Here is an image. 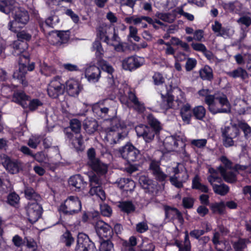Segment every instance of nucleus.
I'll list each match as a JSON object with an SVG mask.
<instances>
[{"label": "nucleus", "mask_w": 251, "mask_h": 251, "mask_svg": "<svg viewBox=\"0 0 251 251\" xmlns=\"http://www.w3.org/2000/svg\"><path fill=\"white\" fill-rule=\"evenodd\" d=\"M205 103L209 111L213 114L228 113L231 110L230 104L226 96L224 94H215L208 97Z\"/></svg>", "instance_id": "f257e3e1"}, {"label": "nucleus", "mask_w": 251, "mask_h": 251, "mask_svg": "<svg viewBox=\"0 0 251 251\" xmlns=\"http://www.w3.org/2000/svg\"><path fill=\"white\" fill-rule=\"evenodd\" d=\"M148 122L151 127L140 125L135 127V131L138 137H142L146 142H151L155 134L161 129L160 123L152 115L148 116Z\"/></svg>", "instance_id": "f03ea898"}, {"label": "nucleus", "mask_w": 251, "mask_h": 251, "mask_svg": "<svg viewBox=\"0 0 251 251\" xmlns=\"http://www.w3.org/2000/svg\"><path fill=\"white\" fill-rule=\"evenodd\" d=\"M111 126L105 129L106 138L114 144L119 143L124 140L127 135L125 131H122L121 121L118 118H114L111 120Z\"/></svg>", "instance_id": "7ed1b4c3"}, {"label": "nucleus", "mask_w": 251, "mask_h": 251, "mask_svg": "<svg viewBox=\"0 0 251 251\" xmlns=\"http://www.w3.org/2000/svg\"><path fill=\"white\" fill-rule=\"evenodd\" d=\"M93 48L96 50L97 64L101 68V70L107 73L110 76H108V82L110 84L114 83L113 76L112 74L114 72L113 67L106 61L102 59L104 50L102 48L101 43L96 40L93 44Z\"/></svg>", "instance_id": "20e7f679"}, {"label": "nucleus", "mask_w": 251, "mask_h": 251, "mask_svg": "<svg viewBox=\"0 0 251 251\" xmlns=\"http://www.w3.org/2000/svg\"><path fill=\"white\" fill-rule=\"evenodd\" d=\"M88 161L87 164L95 172L100 178L104 176L107 172L108 165L101 162L99 158L96 157V152L93 148L87 151Z\"/></svg>", "instance_id": "39448f33"}, {"label": "nucleus", "mask_w": 251, "mask_h": 251, "mask_svg": "<svg viewBox=\"0 0 251 251\" xmlns=\"http://www.w3.org/2000/svg\"><path fill=\"white\" fill-rule=\"evenodd\" d=\"M81 210V202L79 198L75 196H70L65 200L59 208V210L66 215H74L78 213Z\"/></svg>", "instance_id": "423d86ee"}, {"label": "nucleus", "mask_w": 251, "mask_h": 251, "mask_svg": "<svg viewBox=\"0 0 251 251\" xmlns=\"http://www.w3.org/2000/svg\"><path fill=\"white\" fill-rule=\"evenodd\" d=\"M210 175L207 177L208 182L212 185L214 192L221 196L226 195L229 191V187L225 184H217L216 182L221 183L222 178L219 176L217 170L212 168L208 169Z\"/></svg>", "instance_id": "0eeeda50"}, {"label": "nucleus", "mask_w": 251, "mask_h": 251, "mask_svg": "<svg viewBox=\"0 0 251 251\" xmlns=\"http://www.w3.org/2000/svg\"><path fill=\"white\" fill-rule=\"evenodd\" d=\"M174 93H179L180 94L181 99H177L176 101L180 108V114L183 121L186 124H189L192 116L191 106L183 98V93L178 88H174Z\"/></svg>", "instance_id": "6e6552de"}, {"label": "nucleus", "mask_w": 251, "mask_h": 251, "mask_svg": "<svg viewBox=\"0 0 251 251\" xmlns=\"http://www.w3.org/2000/svg\"><path fill=\"white\" fill-rule=\"evenodd\" d=\"M89 178L90 187L89 194L91 196H97L102 201L104 200L105 199V194L101 187V178H100L96 175L89 176Z\"/></svg>", "instance_id": "1a4fd4ad"}, {"label": "nucleus", "mask_w": 251, "mask_h": 251, "mask_svg": "<svg viewBox=\"0 0 251 251\" xmlns=\"http://www.w3.org/2000/svg\"><path fill=\"white\" fill-rule=\"evenodd\" d=\"M119 152L122 157L128 162H135L140 158V151L130 144L119 149Z\"/></svg>", "instance_id": "9d476101"}, {"label": "nucleus", "mask_w": 251, "mask_h": 251, "mask_svg": "<svg viewBox=\"0 0 251 251\" xmlns=\"http://www.w3.org/2000/svg\"><path fill=\"white\" fill-rule=\"evenodd\" d=\"M29 59L28 57L25 55H21L19 60V68L18 70L15 71L13 75L14 78L17 79L23 86H26L28 84L27 81L25 78V74L26 73V65L28 63Z\"/></svg>", "instance_id": "9b49d317"}, {"label": "nucleus", "mask_w": 251, "mask_h": 251, "mask_svg": "<svg viewBox=\"0 0 251 251\" xmlns=\"http://www.w3.org/2000/svg\"><path fill=\"white\" fill-rule=\"evenodd\" d=\"M42 207L38 202H29L26 207V215L31 223H35L41 216Z\"/></svg>", "instance_id": "f8f14e48"}, {"label": "nucleus", "mask_w": 251, "mask_h": 251, "mask_svg": "<svg viewBox=\"0 0 251 251\" xmlns=\"http://www.w3.org/2000/svg\"><path fill=\"white\" fill-rule=\"evenodd\" d=\"M116 103L112 100H105L102 104L96 106L93 108V111L99 116L104 117L109 112H115L116 111Z\"/></svg>", "instance_id": "ddd939ff"}, {"label": "nucleus", "mask_w": 251, "mask_h": 251, "mask_svg": "<svg viewBox=\"0 0 251 251\" xmlns=\"http://www.w3.org/2000/svg\"><path fill=\"white\" fill-rule=\"evenodd\" d=\"M143 62V58L136 55H132L122 60V67L125 70L132 71L141 67Z\"/></svg>", "instance_id": "4468645a"}, {"label": "nucleus", "mask_w": 251, "mask_h": 251, "mask_svg": "<svg viewBox=\"0 0 251 251\" xmlns=\"http://www.w3.org/2000/svg\"><path fill=\"white\" fill-rule=\"evenodd\" d=\"M1 163L4 168L12 174H17L21 167L20 161L16 159H12L5 154L0 156Z\"/></svg>", "instance_id": "2eb2a0df"}, {"label": "nucleus", "mask_w": 251, "mask_h": 251, "mask_svg": "<svg viewBox=\"0 0 251 251\" xmlns=\"http://www.w3.org/2000/svg\"><path fill=\"white\" fill-rule=\"evenodd\" d=\"M59 76L55 77L48 85L47 91L49 96L52 98H57L63 93V85Z\"/></svg>", "instance_id": "dca6fc26"}, {"label": "nucleus", "mask_w": 251, "mask_h": 251, "mask_svg": "<svg viewBox=\"0 0 251 251\" xmlns=\"http://www.w3.org/2000/svg\"><path fill=\"white\" fill-rule=\"evenodd\" d=\"M101 71L95 65H90L85 69V76L89 82L96 83L99 81L101 76Z\"/></svg>", "instance_id": "f3484780"}, {"label": "nucleus", "mask_w": 251, "mask_h": 251, "mask_svg": "<svg viewBox=\"0 0 251 251\" xmlns=\"http://www.w3.org/2000/svg\"><path fill=\"white\" fill-rule=\"evenodd\" d=\"M66 89L70 96L75 97L82 90L83 86L78 80L70 79L66 82Z\"/></svg>", "instance_id": "a211bd4d"}, {"label": "nucleus", "mask_w": 251, "mask_h": 251, "mask_svg": "<svg viewBox=\"0 0 251 251\" xmlns=\"http://www.w3.org/2000/svg\"><path fill=\"white\" fill-rule=\"evenodd\" d=\"M139 182L146 192L153 193L156 189V185L153 181L145 176H141L139 179Z\"/></svg>", "instance_id": "6ab92c4d"}, {"label": "nucleus", "mask_w": 251, "mask_h": 251, "mask_svg": "<svg viewBox=\"0 0 251 251\" xmlns=\"http://www.w3.org/2000/svg\"><path fill=\"white\" fill-rule=\"evenodd\" d=\"M150 169L157 180L163 181L166 177V175L160 169L159 161L151 160L150 165Z\"/></svg>", "instance_id": "aec40b11"}, {"label": "nucleus", "mask_w": 251, "mask_h": 251, "mask_svg": "<svg viewBox=\"0 0 251 251\" xmlns=\"http://www.w3.org/2000/svg\"><path fill=\"white\" fill-rule=\"evenodd\" d=\"M14 19L19 25L23 26L28 23L29 20V16L27 11L21 10L18 8L15 9Z\"/></svg>", "instance_id": "412c9836"}, {"label": "nucleus", "mask_w": 251, "mask_h": 251, "mask_svg": "<svg viewBox=\"0 0 251 251\" xmlns=\"http://www.w3.org/2000/svg\"><path fill=\"white\" fill-rule=\"evenodd\" d=\"M212 29L217 36H222L225 38L229 37V29L222 26V24L217 21H215L212 25Z\"/></svg>", "instance_id": "4be33fe9"}, {"label": "nucleus", "mask_w": 251, "mask_h": 251, "mask_svg": "<svg viewBox=\"0 0 251 251\" xmlns=\"http://www.w3.org/2000/svg\"><path fill=\"white\" fill-rule=\"evenodd\" d=\"M169 89H167V92L166 96H162L163 101L161 104V106L163 109L167 110L171 108L173 106V95L172 86H169Z\"/></svg>", "instance_id": "5701e85b"}, {"label": "nucleus", "mask_w": 251, "mask_h": 251, "mask_svg": "<svg viewBox=\"0 0 251 251\" xmlns=\"http://www.w3.org/2000/svg\"><path fill=\"white\" fill-rule=\"evenodd\" d=\"M128 99L133 104L134 109L139 112H142L145 110L144 104L138 100L135 94L131 92H128Z\"/></svg>", "instance_id": "b1692460"}, {"label": "nucleus", "mask_w": 251, "mask_h": 251, "mask_svg": "<svg viewBox=\"0 0 251 251\" xmlns=\"http://www.w3.org/2000/svg\"><path fill=\"white\" fill-rule=\"evenodd\" d=\"M110 29V27L107 25L100 26L97 30V37L108 44L110 42L108 37V33Z\"/></svg>", "instance_id": "393cba45"}, {"label": "nucleus", "mask_w": 251, "mask_h": 251, "mask_svg": "<svg viewBox=\"0 0 251 251\" xmlns=\"http://www.w3.org/2000/svg\"><path fill=\"white\" fill-rule=\"evenodd\" d=\"M119 187L126 191H132L135 187L134 181L126 178H121L118 182Z\"/></svg>", "instance_id": "a878e982"}, {"label": "nucleus", "mask_w": 251, "mask_h": 251, "mask_svg": "<svg viewBox=\"0 0 251 251\" xmlns=\"http://www.w3.org/2000/svg\"><path fill=\"white\" fill-rule=\"evenodd\" d=\"M77 244L85 247L89 250L94 246V243L90 240L89 237L85 234L79 233L77 236Z\"/></svg>", "instance_id": "bb28decb"}, {"label": "nucleus", "mask_w": 251, "mask_h": 251, "mask_svg": "<svg viewBox=\"0 0 251 251\" xmlns=\"http://www.w3.org/2000/svg\"><path fill=\"white\" fill-rule=\"evenodd\" d=\"M137 244V238L132 236L128 240H124L123 242L122 251H135V247Z\"/></svg>", "instance_id": "cd10ccee"}, {"label": "nucleus", "mask_w": 251, "mask_h": 251, "mask_svg": "<svg viewBox=\"0 0 251 251\" xmlns=\"http://www.w3.org/2000/svg\"><path fill=\"white\" fill-rule=\"evenodd\" d=\"M117 206L121 211L127 214L133 212L135 210V206L131 201H119Z\"/></svg>", "instance_id": "c85d7f7f"}, {"label": "nucleus", "mask_w": 251, "mask_h": 251, "mask_svg": "<svg viewBox=\"0 0 251 251\" xmlns=\"http://www.w3.org/2000/svg\"><path fill=\"white\" fill-rule=\"evenodd\" d=\"M69 184L76 189L80 190L85 184L82 177L80 175H77L71 176L69 179Z\"/></svg>", "instance_id": "c756f323"}, {"label": "nucleus", "mask_w": 251, "mask_h": 251, "mask_svg": "<svg viewBox=\"0 0 251 251\" xmlns=\"http://www.w3.org/2000/svg\"><path fill=\"white\" fill-rule=\"evenodd\" d=\"M25 194L26 199L30 201H35V202H38L42 199L40 195L31 187H26L25 188Z\"/></svg>", "instance_id": "7c9ffc66"}, {"label": "nucleus", "mask_w": 251, "mask_h": 251, "mask_svg": "<svg viewBox=\"0 0 251 251\" xmlns=\"http://www.w3.org/2000/svg\"><path fill=\"white\" fill-rule=\"evenodd\" d=\"M218 170L226 182L233 183L236 181V175L233 172H226L222 166H219Z\"/></svg>", "instance_id": "2f4dec72"}, {"label": "nucleus", "mask_w": 251, "mask_h": 251, "mask_svg": "<svg viewBox=\"0 0 251 251\" xmlns=\"http://www.w3.org/2000/svg\"><path fill=\"white\" fill-rule=\"evenodd\" d=\"M199 74L203 80H211L213 78L212 69L208 66L205 65L200 70Z\"/></svg>", "instance_id": "473e14b6"}, {"label": "nucleus", "mask_w": 251, "mask_h": 251, "mask_svg": "<svg viewBox=\"0 0 251 251\" xmlns=\"http://www.w3.org/2000/svg\"><path fill=\"white\" fill-rule=\"evenodd\" d=\"M29 97L24 92H16L14 94L13 100L20 103L24 108L27 107L25 101L28 100Z\"/></svg>", "instance_id": "72a5a7b5"}, {"label": "nucleus", "mask_w": 251, "mask_h": 251, "mask_svg": "<svg viewBox=\"0 0 251 251\" xmlns=\"http://www.w3.org/2000/svg\"><path fill=\"white\" fill-rule=\"evenodd\" d=\"M239 135V130L235 126L225 127L222 129V136H227L234 138Z\"/></svg>", "instance_id": "f704fd0d"}, {"label": "nucleus", "mask_w": 251, "mask_h": 251, "mask_svg": "<svg viewBox=\"0 0 251 251\" xmlns=\"http://www.w3.org/2000/svg\"><path fill=\"white\" fill-rule=\"evenodd\" d=\"M176 245L177 246L179 251H190L191 244L189 239V234L187 231L185 232V238L183 243L176 242Z\"/></svg>", "instance_id": "c9c22d12"}, {"label": "nucleus", "mask_w": 251, "mask_h": 251, "mask_svg": "<svg viewBox=\"0 0 251 251\" xmlns=\"http://www.w3.org/2000/svg\"><path fill=\"white\" fill-rule=\"evenodd\" d=\"M184 6V4L181 5V6L178 7L174 10V16L180 17L181 16H183L185 19L190 21H193L194 20V16L193 15L185 12L183 10V7Z\"/></svg>", "instance_id": "e433bc0d"}, {"label": "nucleus", "mask_w": 251, "mask_h": 251, "mask_svg": "<svg viewBox=\"0 0 251 251\" xmlns=\"http://www.w3.org/2000/svg\"><path fill=\"white\" fill-rule=\"evenodd\" d=\"M192 188L204 193L208 191L207 186L201 183V178L198 175H196L193 179Z\"/></svg>", "instance_id": "4c0bfd02"}, {"label": "nucleus", "mask_w": 251, "mask_h": 251, "mask_svg": "<svg viewBox=\"0 0 251 251\" xmlns=\"http://www.w3.org/2000/svg\"><path fill=\"white\" fill-rule=\"evenodd\" d=\"M83 127L89 134H92L97 129L98 123L96 120H85Z\"/></svg>", "instance_id": "58836bf2"}, {"label": "nucleus", "mask_w": 251, "mask_h": 251, "mask_svg": "<svg viewBox=\"0 0 251 251\" xmlns=\"http://www.w3.org/2000/svg\"><path fill=\"white\" fill-rule=\"evenodd\" d=\"M226 74L229 76L233 78L241 77L242 79H244L248 77V74L246 71L240 67L232 71L227 72Z\"/></svg>", "instance_id": "ea45409f"}, {"label": "nucleus", "mask_w": 251, "mask_h": 251, "mask_svg": "<svg viewBox=\"0 0 251 251\" xmlns=\"http://www.w3.org/2000/svg\"><path fill=\"white\" fill-rule=\"evenodd\" d=\"M210 207L213 213L222 214L225 212L226 205L224 201H221L211 203Z\"/></svg>", "instance_id": "a19ab883"}, {"label": "nucleus", "mask_w": 251, "mask_h": 251, "mask_svg": "<svg viewBox=\"0 0 251 251\" xmlns=\"http://www.w3.org/2000/svg\"><path fill=\"white\" fill-rule=\"evenodd\" d=\"M67 137L70 139H72V144L76 149H79L83 144L82 136L80 134L76 135L74 138V135L71 133H66Z\"/></svg>", "instance_id": "79ce46f5"}, {"label": "nucleus", "mask_w": 251, "mask_h": 251, "mask_svg": "<svg viewBox=\"0 0 251 251\" xmlns=\"http://www.w3.org/2000/svg\"><path fill=\"white\" fill-rule=\"evenodd\" d=\"M193 113L197 119L201 120L205 116L206 110L202 106H197L193 108Z\"/></svg>", "instance_id": "37998d69"}, {"label": "nucleus", "mask_w": 251, "mask_h": 251, "mask_svg": "<svg viewBox=\"0 0 251 251\" xmlns=\"http://www.w3.org/2000/svg\"><path fill=\"white\" fill-rule=\"evenodd\" d=\"M14 6L11 3L7 0L0 1V11L8 14L14 10Z\"/></svg>", "instance_id": "c03bdc74"}, {"label": "nucleus", "mask_w": 251, "mask_h": 251, "mask_svg": "<svg viewBox=\"0 0 251 251\" xmlns=\"http://www.w3.org/2000/svg\"><path fill=\"white\" fill-rule=\"evenodd\" d=\"M241 7V4L238 1L230 2L224 5V8L230 12H237L240 10Z\"/></svg>", "instance_id": "a18cd8bd"}, {"label": "nucleus", "mask_w": 251, "mask_h": 251, "mask_svg": "<svg viewBox=\"0 0 251 251\" xmlns=\"http://www.w3.org/2000/svg\"><path fill=\"white\" fill-rule=\"evenodd\" d=\"M157 43L159 45H165V46L163 47V49L167 55L173 54V48L172 47V45L173 44V37L171 38L170 41L169 42H165L163 39H159L158 40Z\"/></svg>", "instance_id": "49530a36"}, {"label": "nucleus", "mask_w": 251, "mask_h": 251, "mask_svg": "<svg viewBox=\"0 0 251 251\" xmlns=\"http://www.w3.org/2000/svg\"><path fill=\"white\" fill-rule=\"evenodd\" d=\"M100 251H114L113 244L109 239L103 240L100 243Z\"/></svg>", "instance_id": "de8ad7c7"}, {"label": "nucleus", "mask_w": 251, "mask_h": 251, "mask_svg": "<svg viewBox=\"0 0 251 251\" xmlns=\"http://www.w3.org/2000/svg\"><path fill=\"white\" fill-rule=\"evenodd\" d=\"M55 32L60 40L61 44L66 43L70 39V32L69 31H53Z\"/></svg>", "instance_id": "09e8293b"}, {"label": "nucleus", "mask_w": 251, "mask_h": 251, "mask_svg": "<svg viewBox=\"0 0 251 251\" xmlns=\"http://www.w3.org/2000/svg\"><path fill=\"white\" fill-rule=\"evenodd\" d=\"M20 201V197L15 192H12L7 196V202L12 206H15Z\"/></svg>", "instance_id": "8fccbe9b"}, {"label": "nucleus", "mask_w": 251, "mask_h": 251, "mask_svg": "<svg viewBox=\"0 0 251 251\" xmlns=\"http://www.w3.org/2000/svg\"><path fill=\"white\" fill-rule=\"evenodd\" d=\"M62 242L65 244L67 247H70L74 242V239L72 236L71 233L69 231L65 232L61 236Z\"/></svg>", "instance_id": "3c124183"}, {"label": "nucleus", "mask_w": 251, "mask_h": 251, "mask_svg": "<svg viewBox=\"0 0 251 251\" xmlns=\"http://www.w3.org/2000/svg\"><path fill=\"white\" fill-rule=\"evenodd\" d=\"M70 127L75 133H78L81 129L80 122L76 119H72L70 121Z\"/></svg>", "instance_id": "603ef678"}, {"label": "nucleus", "mask_w": 251, "mask_h": 251, "mask_svg": "<svg viewBox=\"0 0 251 251\" xmlns=\"http://www.w3.org/2000/svg\"><path fill=\"white\" fill-rule=\"evenodd\" d=\"M95 227L98 234L99 233V231L103 229L106 230L109 229V225L101 220H99L96 223Z\"/></svg>", "instance_id": "864d4df0"}, {"label": "nucleus", "mask_w": 251, "mask_h": 251, "mask_svg": "<svg viewBox=\"0 0 251 251\" xmlns=\"http://www.w3.org/2000/svg\"><path fill=\"white\" fill-rule=\"evenodd\" d=\"M95 227L98 234L99 233V231L103 229L106 230L109 229V225L101 220H99L96 223Z\"/></svg>", "instance_id": "5fc2aeb1"}, {"label": "nucleus", "mask_w": 251, "mask_h": 251, "mask_svg": "<svg viewBox=\"0 0 251 251\" xmlns=\"http://www.w3.org/2000/svg\"><path fill=\"white\" fill-rule=\"evenodd\" d=\"M129 31L128 37L133 38L135 41L139 42L140 38L137 35V28L135 26L130 25L129 26Z\"/></svg>", "instance_id": "6e6d98bb"}, {"label": "nucleus", "mask_w": 251, "mask_h": 251, "mask_svg": "<svg viewBox=\"0 0 251 251\" xmlns=\"http://www.w3.org/2000/svg\"><path fill=\"white\" fill-rule=\"evenodd\" d=\"M239 127L244 133L245 137L248 138L251 136V127L245 123H241L239 125Z\"/></svg>", "instance_id": "4d7b16f0"}, {"label": "nucleus", "mask_w": 251, "mask_h": 251, "mask_svg": "<svg viewBox=\"0 0 251 251\" xmlns=\"http://www.w3.org/2000/svg\"><path fill=\"white\" fill-rule=\"evenodd\" d=\"M42 102L37 99H32L29 101L27 106L30 110H35L39 106L42 105Z\"/></svg>", "instance_id": "13d9d810"}, {"label": "nucleus", "mask_w": 251, "mask_h": 251, "mask_svg": "<svg viewBox=\"0 0 251 251\" xmlns=\"http://www.w3.org/2000/svg\"><path fill=\"white\" fill-rule=\"evenodd\" d=\"M22 27L23 26L19 25L15 19L13 21H10L8 24V29L15 33L18 32L19 29Z\"/></svg>", "instance_id": "bf43d9fd"}, {"label": "nucleus", "mask_w": 251, "mask_h": 251, "mask_svg": "<svg viewBox=\"0 0 251 251\" xmlns=\"http://www.w3.org/2000/svg\"><path fill=\"white\" fill-rule=\"evenodd\" d=\"M220 160L222 163V167L225 169L226 171L228 169H232V163L226 156H222L220 158ZM220 166H222L221 165Z\"/></svg>", "instance_id": "052dcab7"}, {"label": "nucleus", "mask_w": 251, "mask_h": 251, "mask_svg": "<svg viewBox=\"0 0 251 251\" xmlns=\"http://www.w3.org/2000/svg\"><path fill=\"white\" fill-rule=\"evenodd\" d=\"M191 144L198 148H203L207 144V140L205 139H193L191 141Z\"/></svg>", "instance_id": "680f3d73"}, {"label": "nucleus", "mask_w": 251, "mask_h": 251, "mask_svg": "<svg viewBox=\"0 0 251 251\" xmlns=\"http://www.w3.org/2000/svg\"><path fill=\"white\" fill-rule=\"evenodd\" d=\"M156 17L164 21V22L171 23L173 22L172 15L171 14L157 13L155 14Z\"/></svg>", "instance_id": "e2e57ef3"}, {"label": "nucleus", "mask_w": 251, "mask_h": 251, "mask_svg": "<svg viewBox=\"0 0 251 251\" xmlns=\"http://www.w3.org/2000/svg\"><path fill=\"white\" fill-rule=\"evenodd\" d=\"M40 142L41 138L39 136H34L28 140L27 144L30 147L36 149Z\"/></svg>", "instance_id": "0e129e2a"}, {"label": "nucleus", "mask_w": 251, "mask_h": 251, "mask_svg": "<svg viewBox=\"0 0 251 251\" xmlns=\"http://www.w3.org/2000/svg\"><path fill=\"white\" fill-rule=\"evenodd\" d=\"M53 17L50 16V17H49L48 18H47L45 22H41V21L39 22V26H40V27L41 29V30H42L43 31H45V29H44L45 25H47L49 27H52L53 25Z\"/></svg>", "instance_id": "69168bd1"}, {"label": "nucleus", "mask_w": 251, "mask_h": 251, "mask_svg": "<svg viewBox=\"0 0 251 251\" xmlns=\"http://www.w3.org/2000/svg\"><path fill=\"white\" fill-rule=\"evenodd\" d=\"M100 211L101 214L104 216L110 217L112 214L111 207L106 204L100 205Z\"/></svg>", "instance_id": "338daca9"}, {"label": "nucleus", "mask_w": 251, "mask_h": 251, "mask_svg": "<svg viewBox=\"0 0 251 251\" xmlns=\"http://www.w3.org/2000/svg\"><path fill=\"white\" fill-rule=\"evenodd\" d=\"M233 247L236 251H242L246 247V242L243 239H240L234 244Z\"/></svg>", "instance_id": "774afa93"}]
</instances>
